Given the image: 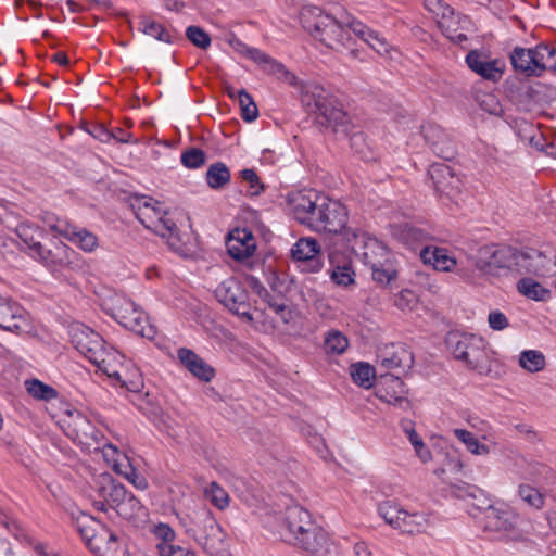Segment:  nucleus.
<instances>
[{
	"instance_id": "nucleus-1",
	"label": "nucleus",
	"mask_w": 556,
	"mask_h": 556,
	"mask_svg": "<svg viewBox=\"0 0 556 556\" xmlns=\"http://www.w3.org/2000/svg\"><path fill=\"white\" fill-rule=\"evenodd\" d=\"M276 532L282 541L298 545L316 555L329 552L325 531L318 527L311 513L300 505H291L276 517Z\"/></svg>"
},
{
	"instance_id": "nucleus-2",
	"label": "nucleus",
	"mask_w": 556,
	"mask_h": 556,
	"mask_svg": "<svg viewBox=\"0 0 556 556\" xmlns=\"http://www.w3.org/2000/svg\"><path fill=\"white\" fill-rule=\"evenodd\" d=\"M309 94L304 96V101L311 108V112L316 113L321 124L332 127L334 132H341L350 136V144L355 154L366 162L376 160V152L367 140V136L363 131H353L354 127L348 114L342 110L337 100L329 98L325 90L319 87H314L312 91L313 103L308 102Z\"/></svg>"
},
{
	"instance_id": "nucleus-3",
	"label": "nucleus",
	"mask_w": 556,
	"mask_h": 556,
	"mask_svg": "<svg viewBox=\"0 0 556 556\" xmlns=\"http://www.w3.org/2000/svg\"><path fill=\"white\" fill-rule=\"evenodd\" d=\"M70 337L73 346L103 374L116 380L121 379L123 355L112 346H106L98 332L83 324H75L71 326Z\"/></svg>"
},
{
	"instance_id": "nucleus-4",
	"label": "nucleus",
	"mask_w": 556,
	"mask_h": 556,
	"mask_svg": "<svg viewBox=\"0 0 556 556\" xmlns=\"http://www.w3.org/2000/svg\"><path fill=\"white\" fill-rule=\"evenodd\" d=\"M300 22L307 33L330 49L342 51L351 46V21L339 22L320 8L306 5L300 12Z\"/></svg>"
},
{
	"instance_id": "nucleus-5",
	"label": "nucleus",
	"mask_w": 556,
	"mask_h": 556,
	"mask_svg": "<svg viewBox=\"0 0 556 556\" xmlns=\"http://www.w3.org/2000/svg\"><path fill=\"white\" fill-rule=\"evenodd\" d=\"M477 492L484 498L478 509L483 511L481 527L492 539L497 540H518L522 536L519 528L520 517L504 502L492 503L482 490Z\"/></svg>"
},
{
	"instance_id": "nucleus-6",
	"label": "nucleus",
	"mask_w": 556,
	"mask_h": 556,
	"mask_svg": "<svg viewBox=\"0 0 556 556\" xmlns=\"http://www.w3.org/2000/svg\"><path fill=\"white\" fill-rule=\"evenodd\" d=\"M185 531L210 556H228L226 535L208 509L194 510Z\"/></svg>"
},
{
	"instance_id": "nucleus-7",
	"label": "nucleus",
	"mask_w": 556,
	"mask_h": 556,
	"mask_svg": "<svg viewBox=\"0 0 556 556\" xmlns=\"http://www.w3.org/2000/svg\"><path fill=\"white\" fill-rule=\"evenodd\" d=\"M131 208L147 229L166 239L173 248H177L179 239L176 223L159 201L147 197L136 198Z\"/></svg>"
},
{
	"instance_id": "nucleus-8",
	"label": "nucleus",
	"mask_w": 556,
	"mask_h": 556,
	"mask_svg": "<svg viewBox=\"0 0 556 556\" xmlns=\"http://www.w3.org/2000/svg\"><path fill=\"white\" fill-rule=\"evenodd\" d=\"M106 311L123 327L148 339L156 336V328L149 317L131 299L124 294H114L106 302Z\"/></svg>"
},
{
	"instance_id": "nucleus-9",
	"label": "nucleus",
	"mask_w": 556,
	"mask_h": 556,
	"mask_svg": "<svg viewBox=\"0 0 556 556\" xmlns=\"http://www.w3.org/2000/svg\"><path fill=\"white\" fill-rule=\"evenodd\" d=\"M378 513L386 523L402 533H424L430 527L428 514L419 511L409 513L392 501L381 503L378 506Z\"/></svg>"
},
{
	"instance_id": "nucleus-10",
	"label": "nucleus",
	"mask_w": 556,
	"mask_h": 556,
	"mask_svg": "<svg viewBox=\"0 0 556 556\" xmlns=\"http://www.w3.org/2000/svg\"><path fill=\"white\" fill-rule=\"evenodd\" d=\"M522 260L520 251L511 247L488 244L477 251L475 266L483 275H495L497 269L503 268L519 270Z\"/></svg>"
},
{
	"instance_id": "nucleus-11",
	"label": "nucleus",
	"mask_w": 556,
	"mask_h": 556,
	"mask_svg": "<svg viewBox=\"0 0 556 556\" xmlns=\"http://www.w3.org/2000/svg\"><path fill=\"white\" fill-rule=\"evenodd\" d=\"M64 433L74 442L88 451H98L103 439L101 431L78 410H67L60 419Z\"/></svg>"
},
{
	"instance_id": "nucleus-12",
	"label": "nucleus",
	"mask_w": 556,
	"mask_h": 556,
	"mask_svg": "<svg viewBox=\"0 0 556 556\" xmlns=\"http://www.w3.org/2000/svg\"><path fill=\"white\" fill-rule=\"evenodd\" d=\"M445 342L453 356L465 362L470 369L483 367L486 351L482 338L473 334L450 332Z\"/></svg>"
},
{
	"instance_id": "nucleus-13",
	"label": "nucleus",
	"mask_w": 556,
	"mask_h": 556,
	"mask_svg": "<svg viewBox=\"0 0 556 556\" xmlns=\"http://www.w3.org/2000/svg\"><path fill=\"white\" fill-rule=\"evenodd\" d=\"M35 260L54 274L64 270L77 273L85 268V262L79 253L61 241L53 242L49 248L43 245Z\"/></svg>"
},
{
	"instance_id": "nucleus-14",
	"label": "nucleus",
	"mask_w": 556,
	"mask_h": 556,
	"mask_svg": "<svg viewBox=\"0 0 556 556\" xmlns=\"http://www.w3.org/2000/svg\"><path fill=\"white\" fill-rule=\"evenodd\" d=\"M215 295L219 303L227 307L231 313L238 315L248 323L254 320L251 313L248 291L236 278L224 280L216 289Z\"/></svg>"
},
{
	"instance_id": "nucleus-15",
	"label": "nucleus",
	"mask_w": 556,
	"mask_h": 556,
	"mask_svg": "<svg viewBox=\"0 0 556 556\" xmlns=\"http://www.w3.org/2000/svg\"><path fill=\"white\" fill-rule=\"evenodd\" d=\"M46 223L51 231L67 239L84 252L91 253L99 245V239L93 232L78 227L66 219L50 216Z\"/></svg>"
},
{
	"instance_id": "nucleus-16",
	"label": "nucleus",
	"mask_w": 556,
	"mask_h": 556,
	"mask_svg": "<svg viewBox=\"0 0 556 556\" xmlns=\"http://www.w3.org/2000/svg\"><path fill=\"white\" fill-rule=\"evenodd\" d=\"M348 241L369 268L386 265V262L390 261L389 250L376 238L366 233L352 232V238L348 237Z\"/></svg>"
},
{
	"instance_id": "nucleus-17",
	"label": "nucleus",
	"mask_w": 556,
	"mask_h": 556,
	"mask_svg": "<svg viewBox=\"0 0 556 556\" xmlns=\"http://www.w3.org/2000/svg\"><path fill=\"white\" fill-rule=\"evenodd\" d=\"M319 212V218L315 220L318 232H327L331 235L344 233L350 237L346 228L349 220L348 208L337 200L328 199L327 205Z\"/></svg>"
},
{
	"instance_id": "nucleus-18",
	"label": "nucleus",
	"mask_w": 556,
	"mask_h": 556,
	"mask_svg": "<svg viewBox=\"0 0 556 556\" xmlns=\"http://www.w3.org/2000/svg\"><path fill=\"white\" fill-rule=\"evenodd\" d=\"M0 328L17 334L29 332L27 312L11 299L0 296Z\"/></svg>"
},
{
	"instance_id": "nucleus-19",
	"label": "nucleus",
	"mask_w": 556,
	"mask_h": 556,
	"mask_svg": "<svg viewBox=\"0 0 556 556\" xmlns=\"http://www.w3.org/2000/svg\"><path fill=\"white\" fill-rule=\"evenodd\" d=\"M520 253L523 260L519 262V270L523 268L528 273L543 277L556 275V250L539 251L530 249L520 251Z\"/></svg>"
},
{
	"instance_id": "nucleus-20",
	"label": "nucleus",
	"mask_w": 556,
	"mask_h": 556,
	"mask_svg": "<svg viewBox=\"0 0 556 556\" xmlns=\"http://www.w3.org/2000/svg\"><path fill=\"white\" fill-rule=\"evenodd\" d=\"M376 395L381 401L397 406L404 410L409 409L410 402L405 396L403 381L395 375H381Z\"/></svg>"
},
{
	"instance_id": "nucleus-21",
	"label": "nucleus",
	"mask_w": 556,
	"mask_h": 556,
	"mask_svg": "<svg viewBox=\"0 0 556 556\" xmlns=\"http://www.w3.org/2000/svg\"><path fill=\"white\" fill-rule=\"evenodd\" d=\"M466 63L477 75L494 83L502 78L505 70L504 61L500 59H489L488 55L478 50H471L466 55Z\"/></svg>"
},
{
	"instance_id": "nucleus-22",
	"label": "nucleus",
	"mask_w": 556,
	"mask_h": 556,
	"mask_svg": "<svg viewBox=\"0 0 556 556\" xmlns=\"http://www.w3.org/2000/svg\"><path fill=\"white\" fill-rule=\"evenodd\" d=\"M320 195L312 189L291 192L287 197L288 208L294 218L304 225Z\"/></svg>"
},
{
	"instance_id": "nucleus-23",
	"label": "nucleus",
	"mask_w": 556,
	"mask_h": 556,
	"mask_svg": "<svg viewBox=\"0 0 556 556\" xmlns=\"http://www.w3.org/2000/svg\"><path fill=\"white\" fill-rule=\"evenodd\" d=\"M428 173L439 194L452 198L459 191L460 180L450 166L442 163L432 164Z\"/></svg>"
},
{
	"instance_id": "nucleus-24",
	"label": "nucleus",
	"mask_w": 556,
	"mask_h": 556,
	"mask_svg": "<svg viewBox=\"0 0 556 556\" xmlns=\"http://www.w3.org/2000/svg\"><path fill=\"white\" fill-rule=\"evenodd\" d=\"M379 364L387 370L402 374L413 367L414 355L405 344H397L393 345L391 350L386 349L380 353Z\"/></svg>"
},
{
	"instance_id": "nucleus-25",
	"label": "nucleus",
	"mask_w": 556,
	"mask_h": 556,
	"mask_svg": "<svg viewBox=\"0 0 556 556\" xmlns=\"http://www.w3.org/2000/svg\"><path fill=\"white\" fill-rule=\"evenodd\" d=\"M471 21L468 16L452 10V14H448L437 26L441 33L451 41L455 43H462L468 40L466 31L471 28Z\"/></svg>"
},
{
	"instance_id": "nucleus-26",
	"label": "nucleus",
	"mask_w": 556,
	"mask_h": 556,
	"mask_svg": "<svg viewBox=\"0 0 556 556\" xmlns=\"http://www.w3.org/2000/svg\"><path fill=\"white\" fill-rule=\"evenodd\" d=\"M256 249L252 232L248 229H236L227 239V250L231 257L238 261L249 258Z\"/></svg>"
},
{
	"instance_id": "nucleus-27",
	"label": "nucleus",
	"mask_w": 556,
	"mask_h": 556,
	"mask_svg": "<svg viewBox=\"0 0 556 556\" xmlns=\"http://www.w3.org/2000/svg\"><path fill=\"white\" fill-rule=\"evenodd\" d=\"M422 132L434 154L444 160L454 159L456 154L455 144L441 127L428 125L422 128Z\"/></svg>"
},
{
	"instance_id": "nucleus-28",
	"label": "nucleus",
	"mask_w": 556,
	"mask_h": 556,
	"mask_svg": "<svg viewBox=\"0 0 556 556\" xmlns=\"http://www.w3.org/2000/svg\"><path fill=\"white\" fill-rule=\"evenodd\" d=\"M349 27L356 37L361 38L378 54L386 56L391 54V52L394 50L383 36H381L378 31L367 27L362 22L352 20L349 23Z\"/></svg>"
},
{
	"instance_id": "nucleus-29",
	"label": "nucleus",
	"mask_w": 556,
	"mask_h": 556,
	"mask_svg": "<svg viewBox=\"0 0 556 556\" xmlns=\"http://www.w3.org/2000/svg\"><path fill=\"white\" fill-rule=\"evenodd\" d=\"M87 545L98 556H126L117 542V536L108 529L88 538Z\"/></svg>"
},
{
	"instance_id": "nucleus-30",
	"label": "nucleus",
	"mask_w": 556,
	"mask_h": 556,
	"mask_svg": "<svg viewBox=\"0 0 556 556\" xmlns=\"http://www.w3.org/2000/svg\"><path fill=\"white\" fill-rule=\"evenodd\" d=\"M330 278L340 287H349L355 283V271L352 261L344 255L332 252L329 255Z\"/></svg>"
},
{
	"instance_id": "nucleus-31",
	"label": "nucleus",
	"mask_w": 556,
	"mask_h": 556,
	"mask_svg": "<svg viewBox=\"0 0 556 556\" xmlns=\"http://www.w3.org/2000/svg\"><path fill=\"white\" fill-rule=\"evenodd\" d=\"M319 252L320 247L317 240L309 237L299 239L291 249L295 261L312 263V271H318L321 268V263L317 257Z\"/></svg>"
},
{
	"instance_id": "nucleus-32",
	"label": "nucleus",
	"mask_w": 556,
	"mask_h": 556,
	"mask_svg": "<svg viewBox=\"0 0 556 556\" xmlns=\"http://www.w3.org/2000/svg\"><path fill=\"white\" fill-rule=\"evenodd\" d=\"M180 363L195 377L210 381L214 377V369L199 357L192 350L180 348L177 351Z\"/></svg>"
},
{
	"instance_id": "nucleus-33",
	"label": "nucleus",
	"mask_w": 556,
	"mask_h": 556,
	"mask_svg": "<svg viewBox=\"0 0 556 556\" xmlns=\"http://www.w3.org/2000/svg\"><path fill=\"white\" fill-rule=\"evenodd\" d=\"M420 257L425 264H430L435 270L452 271L456 267V260L444 248L426 245L420 251Z\"/></svg>"
},
{
	"instance_id": "nucleus-34",
	"label": "nucleus",
	"mask_w": 556,
	"mask_h": 556,
	"mask_svg": "<svg viewBox=\"0 0 556 556\" xmlns=\"http://www.w3.org/2000/svg\"><path fill=\"white\" fill-rule=\"evenodd\" d=\"M97 483L99 497L103 498L111 508L116 510L127 494L125 486L114 481L110 476H102Z\"/></svg>"
},
{
	"instance_id": "nucleus-35",
	"label": "nucleus",
	"mask_w": 556,
	"mask_h": 556,
	"mask_svg": "<svg viewBox=\"0 0 556 556\" xmlns=\"http://www.w3.org/2000/svg\"><path fill=\"white\" fill-rule=\"evenodd\" d=\"M510 62L515 71L521 72L527 76H540V71L536 68L531 49L516 47L510 54Z\"/></svg>"
},
{
	"instance_id": "nucleus-36",
	"label": "nucleus",
	"mask_w": 556,
	"mask_h": 556,
	"mask_svg": "<svg viewBox=\"0 0 556 556\" xmlns=\"http://www.w3.org/2000/svg\"><path fill=\"white\" fill-rule=\"evenodd\" d=\"M139 30L165 43H173L176 39L175 34L170 29L166 28L162 23L149 17L141 18L139 22Z\"/></svg>"
},
{
	"instance_id": "nucleus-37",
	"label": "nucleus",
	"mask_w": 556,
	"mask_h": 556,
	"mask_svg": "<svg viewBox=\"0 0 556 556\" xmlns=\"http://www.w3.org/2000/svg\"><path fill=\"white\" fill-rule=\"evenodd\" d=\"M396 236L400 241L412 248L417 244H424L431 239L427 230L408 224L401 226Z\"/></svg>"
},
{
	"instance_id": "nucleus-38",
	"label": "nucleus",
	"mask_w": 556,
	"mask_h": 556,
	"mask_svg": "<svg viewBox=\"0 0 556 556\" xmlns=\"http://www.w3.org/2000/svg\"><path fill=\"white\" fill-rule=\"evenodd\" d=\"M150 532L153 534L154 539L157 541L155 547L159 556L161 555L162 547H173L175 546L176 532L174 529L165 522H156L150 525Z\"/></svg>"
},
{
	"instance_id": "nucleus-39",
	"label": "nucleus",
	"mask_w": 556,
	"mask_h": 556,
	"mask_svg": "<svg viewBox=\"0 0 556 556\" xmlns=\"http://www.w3.org/2000/svg\"><path fill=\"white\" fill-rule=\"evenodd\" d=\"M517 290L528 299L546 301L551 296L549 290L532 278H522L517 283Z\"/></svg>"
},
{
	"instance_id": "nucleus-40",
	"label": "nucleus",
	"mask_w": 556,
	"mask_h": 556,
	"mask_svg": "<svg viewBox=\"0 0 556 556\" xmlns=\"http://www.w3.org/2000/svg\"><path fill=\"white\" fill-rule=\"evenodd\" d=\"M18 237L28 249V254L36 258L43 245L38 240V237L41 236V230L38 228H33L31 226L21 225L17 229Z\"/></svg>"
},
{
	"instance_id": "nucleus-41",
	"label": "nucleus",
	"mask_w": 556,
	"mask_h": 556,
	"mask_svg": "<svg viewBox=\"0 0 556 556\" xmlns=\"http://www.w3.org/2000/svg\"><path fill=\"white\" fill-rule=\"evenodd\" d=\"M230 170L223 162H216L207 168L206 182L212 189H220L230 181Z\"/></svg>"
},
{
	"instance_id": "nucleus-42",
	"label": "nucleus",
	"mask_w": 556,
	"mask_h": 556,
	"mask_svg": "<svg viewBox=\"0 0 556 556\" xmlns=\"http://www.w3.org/2000/svg\"><path fill=\"white\" fill-rule=\"evenodd\" d=\"M350 375L357 386L370 389L376 377V370L369 364L361 362L351 365Z\"/></svg>"
},
{
	"instance_id": "nucleus-43",
	"label": "nucleus",
	"mask_w": 556,
	"mask_h": 556,
	"mask_svg": "<svg viewBox=\"0 0 556 556\" xmlns=\"http://www.w3.org/2000/svg\"><path fill=\"white\" fill-rule=\"evenodd\" d=\"M519 365L528 372L542 371L546 366V358L541 351L526 350L519 355Z\"/></svg>"
},
{
	"instance_id": "nucleus-44",
	"label": "nucleus",
	"mask_w": 556,
	"mask_h": 556,
	"mask_svg": "<svg viewBox=\"0 0 556 556\" xmlns=\"http://www.w3.org/2000/svg\"><path fill=\"white\" fill-rule=\"evenodd\" d=\"M532 58L535 61L536 68L540 71V76L546 70L551 71V63L556 60V48L549 47L546 43H540L531 49Z\"/></svg>"
},
{
	"instance_id": "nucleus-45",
	"label": "nucleus",
	"mask_w": 556,
	"mask_h": 556,
	"mask_svg": "<svg viewBox=\"0 0 556 556\" xmlns=\"http://www.w3.org/2000/svg\"><path fill=\"white\" fill-rule=\"evenodd\" d=\"M453 433L471 454L484 456L490 453L489 446L480 443L472 432L465 429H454Z\"/></svg>"
},
{
	"instance_id": "nucleus-46",
	"label": "nucleus",
	"mask_w": 556,
	"mask_h": 556,
	"mask_svg": "<svg viewBox=\"0 0 556 556\" xmlns=\"http://www.w3.org/2000/svg\"><path fill=\"white\" fill-rule=\"evenodd\" d=\"M324 346L328 354H342L349 346V340L341 331L332 329L325 334Z\"/></svg>"
},
{
	"instance_id": "nucleus-47",
	"label": "nucleus",
	"mask_w": 556,
	"mask_h": 556,
	"mask_svg": "<svg viewBox=\"0 0 556 556\" xmlns=\"http://www.w3.org/2000/svg\"><path fill=\"white\" fill-rule=\"evenodd\" d=\"M27 392L35 399L50 401L58 396V392L52 387L41 382L38 379L25 381Z\"/></svg>"
},
{
	"instance_id": "nucleus-48",
	"label": "nucleus",
	"mask_w": 556,
	"mask_h": 556,
	"mask_svg": "<svg viewBox=\"0 0 556 556\" xmlns=\"http://www.w3.org/2000/svg\"><path fill=\"white\" fill-rule=\"evenodd\" d=\"M143 506L140 501L136 498L131 493L126 494L123 502H121L119 506L116 508V511L119 516L125 519H134L140 516Z\"/></svg>"
},
{
	"instance_id": "nucleus-49",
	"label": "nucleus",
	"mask_w": 556,
	"mask_h": 556,
	"mask_svg": "<svg viewBox=\"0 0 556 556\" xmlns=\"http://www.w3.org/2000/svg\"><path fill=\"white\" fill-rule=\"evenodd\" d=\"M238 102L241 109V117L245 122H253L258 115V110L252 97L244 90L237 91Z\"/></svg>"
},
{
	"instance_id": "nucleus-50",
	"label": "nucleus",
	"mask_w": 556,
	"mask_h": 556,
	"mask_svg": "<svg viewBox=\"0 0 556 556\" xmlns=\"http://www.w3.org/2000/svg\"><path fill=\"white\" fill-rule=\"evenodd\" d=\"M518 495L527 505L535 509H541L544 505V495L529 484H520Z\"/></svg>"
},
{
	"instance_id": "nucleus-51",
	"label": "nucleus",
	"mask_w": 556,
	"mask_h": 556,
	"mask_svg": "<svg viewBox=\"0 0 556 556\" xmlns=\"http://www.w3.org/2000/svg\"><path fill=\"white\" fill-rule=\"evenodd\" d=\"M205 496L218 509H225L229 505V495L225 489L216 482H211L205 489Z\"/></svg>"
},
{
	"instance_id": "nucleus-52",
	"label": "nucleus",
	"mask_w": 556,
	"mask_h": 556,
	"mask_svg": "<svg viewBox=\"0 0 556 556\" xmlns=\"http://www.w3.org/2000/svg\"><path fill=\"white\" fill-rule=\"evenodd\" d=\"M245 55L257 64H270L271 68L275 70L277 73H283L286 74V76H289L290 81L295 79L294 75L287 72L282 64L275 62L269 55H267L258 49L250 48Z\"/></svg>"
},
{
	"instance_id": "nucleus-53",
	"label": "nucleus",
	"mask_w": 556,
	"mask_h": 556,
	"mask_svg": "<svg viewBox=\"0 0 556 556\" xmlns=\"http://www.w3.org/2000/svg\"><path fill=\"white\" fill-rule=\"evenodd\" d=\"M186 37L197 48L206 50L211 46V36L200 26L191 25L186 29Z\"/></svg>"
},
{
	"instance_id": "nucleus-54",
	"label": "nucleus",
	"mask_w": 556,
	"mask_h": 556,
	"mask_svg": "<svg viewBox=\"0 0 556 556\" xmlns=\"http://www.w3.org/2000/svg\"><path fill=\"white\" fill-rule=\"evenodd\" d=\"M425 9L432 15L435 24L452 14L453 8L443 0H425Z\"/></svg>"
},
{
	"instance_id": "nucleus-55",
	"label": "nucleus",
	"mask_w": 556,
	"mask_h": 556,
	"mask_svg": "<svg viewBox=\"0 0 556 556\" xmlns=\"http://www.w3.org/2000/svg\"><path fill=\"white\" fill-rule=\"evenodd\" d=\"M180 161L185 167L195 169L205 164L206 155L198 148H190L182 152Z\"/></svg>"
},
{
	"instance_id": "nucleus-56",
	"label": "nucleus",
	"mask_w": 556,
	"mask_h": 556,
	"mask_svg": "<svg viewBox=\"0 0 556 556\" xmlns=\"http://www.w3.org/2000/svg\"><path fill=\"white\" fill-rule=\"evenodd\" d=\"M264 301L268 307L280 316L283 323H288L291 318V311L288 308L283 299L269 294L265 291Z\"/></svg>"
},
{
	"instance_id": "nucleus-57",
	"label": "nucleus",
	"mask_w": 556,
	"mask_h": 556,
	"mask_svg": "<svg viewBox=\"0 0 556 556\" xmlns=\"http://www.w3.org/2000/svg\"><path fill=\"white\" fill-rule=\"evenodd\" d=\"M372 279L383 286L389 285L396 276V270L390 261L386 265L371 267Z\"/></svg>"
},
{
	"instance_id": "nucleus-58",
	"label": "nucleus",
	"mask_w": 556,
	"mask_h": 556,
	"mask_svg": "<svg viewBox=\"0 0 556 556\" xmlns=\"http://www.w3.org/2000/svg\"><path fill=\"white\" fill-rule=\"evenodd\" d=\"M480 108L494 116H501L503 114V108L497 97L493 93H483L478 99Z\"/></svg>"
},
{
	"instance_id": "nucleus-59",
	"label": "nucleus",
	"mask_w": 556,
	"mask_h": 556,
	"mask_svg": "<svg viewBox=\"0 0 556 556\" xmlns=\"http://www.w3.org/2000/svg\"><path fill=\"white\" fill-rule=\"evenodd\" d=\"M241 178L250 185V194L252 197L258 195L264 191V185L261 182L256 172L252 168L241 170Z\"/></svg>"
},
{
	"instance_id": "nucleus-60",
	"label": "nucleus",
	"mask_w": 556,
	"mask_h": 556,
	"mask_svg": "<svg viewBox=\"0 0 556 556\" xmlns=\"http://www.w3.org/2000/svg\"><path fill=\"white\" fill-rule=\"evenodd\" d=\"M101 140L109 141L111 138L122 143H138V139L132 138V134L119 127L114 128L112 131L102 130Z\"/></svg>"
},
{
	"instance_id": "nucleus-61",
	"label": "nucleus",
	"mask_w": 556,
	"mask_h": 556,
	"mask_svg": "<svg viewBox=\"0 0 556 556\" xmlns=\"http://www.w3.org/2000/svg\"><path fill=\"white\" fill-rule=\"evenodd\" d=\"M328 199L329 198L325 194L320 195V198L316 202V207H314V210L311 211L309 216L304 224L305 226H307L308 228H311L314 231H317V225H316L315 220L317 218H319V214H320L319 212H321V210L324 211L323 207H325L327 205Z\"/></svg>"
},
{
	"instance_id": "nucleus-62",
	"label": "nucleus",
	"mask_w": 556,
	"mask_h": 556,
	"mask_svg": "<svg viewBox=\"0 0 556 556\" xmlns=\"http://www.w3.org/2000/svg\"><path fill=\"white\" fill-rule=\"evenodd\" d=\"M102 451L103 457L108 464L113 466L115 460L119 458L124 453L119 452L115 445L109 444L104 442V438L100 442V448L98 451Z\"/></svg>"
},
{
	"instance_id": "nucleus-63",
	"label": "nucleus",
	"mask_w": 556,
	"mask_h": 556,
	"mask_svg": "<svg viewBox=\"0 0 556 556\" xmlns=\"http://www.w3.org/2000/svg\"><path fill=\"white\" fill-rule=\"evenodd\" d=\"M488 323L491 329L501 331L508 327L507 317L500 311H493L489 314Z\"/></svg>"
},
{
	"instance_id": "nucleus-64",
	"label": "nucleus",
	"mask_w": 556,
	"mask_h": 556,
	"mask_svg": "<svg viewBox=\"0 0 556 556\" xmlns=\"http://www.w3.org/2000/svg\"><path fill=\"white\" fill-rule=\"evenodd\" d=\"M416 304V296L409 290H403L395 299V305L401 309H410Z\"/></svg>"
}]
</instances>
